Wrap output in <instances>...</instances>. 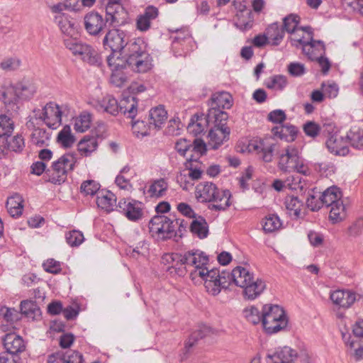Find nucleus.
I'll return each instance as SVG.
<instances>
[{
	"label": "nucleus",
	"instance_id": "f257e3e1",
	"mask_svg": "<svg viewBox=\"0 0 363 363\" xmlns=\"http://www.w3.org/2000/svg\"><path fill=\"white\" fill-rule=\"evenodd\" d=\"M130 37L128 33L121 29L108 30L103 40L106 48L112 51L111 55L115 57V53H120L128 45L126 63L128 67L137 72H146L152 67L151 58L145 50L143 40L138 39L129 43Z\"/></svg>",
	"mask_w": 363,
	"mask_h": 363
},
{
	"label": "nucleus",
	"instance_id": "f03ea898",
	"mask_svg": "<svg viewBox=\"0 0 363 363\" xmlns=\"http://www.w3.org/2000/svg\"><path fill=\"white\" fill-rule=\"evenodd\" d=\"M128 19V12L117 0H110L106 6V18L97 12H89L84 18V27L91 35H98L106 23L112 26L124 24Z\"/></svg>",
	"mask_w": 363,
	"mask_h": 363
},
{
	"label": "nucleus",
	"instance_id": "7ed1b4c3",
	"mask_svg": "<svg viewBox=\"0 0 363 363\" xmlns=\"http://www.w3.org/2000/svg\"><path fill=\"white\" fill-rule=\"evenodd\" d=\"M196 199L201 203L213 202L208 208L214 211H225L230 205L231 194L229 190H220L215 184L203 182L197 184L195 190Z\"/></svg>",
	"mask_w": 363,
	"mask_h": 363
},
{
	"label": "nucleus",
	"instance_id": "20e7f679",
	"mask_svg": "<svg viewBox=\"0 0 363 363\" xmlns=\"http://www.w3.org/2000/svg\"><path fill=\"white\" fill-rule=\"evenodd\" d=\"M164 259L168 263L172 264V267L169 269L170 273H173L172 269L174 270L175 274L182 277L187 272L188 267H194V269L203 268L208 262L207 256L203 252L196 251H188L184 255L178 253L167 254Z\"/></svg>",
	"mask_w": 363,
	"mask_h": 363
},
{
	"label": "nucleus",
	"instance_id": "39448f33",
	"mask_svg": "<svg viewBox=\"0 0 363 363\" xmlns=\"http://www.w3.org/2000/svg\"><path fill=\"white\" fill-rule=\"evenodd\" d=\"M262 323L267 333L273 334L285 329L288 325V319L281 307L266 304L262 310Z\"/></svg>",
	"mask_w": 363,
	"mask_h": 363
},
{
	"label": "nucleus",
	"instance_id": "423d86ee",
	"mask_svg": "<svg viewBox=\"0 0 363 363\" xmlns=\"http://www.w3.org/2000/svg\"><path fill=\"white\" fill-rule=\"evenodd\" d=\"M67 48L75 56L91 65H100L101 57L97 50L91 45L83 43L76 38H69L64 41Z\"/></svg>",
	"mask_w": 363,
	"mask_h": 363
},
{
	"label": "nucleus",
	"instance_id": "0eeeda50",
	"mask_svg": "<svg viewBox=\"0 0 363 363\" xmlns=\"http://www.w3.org/2000/svg\"><path fill=\"white\" fill-rule=\"evenodd\" d=\"M208 120H215L216 122L218 121H226L228 118L227 113L221 109L230 108L231 107V96L225 91L213 94L208 103Z\"/></svg>",
	"mask_w": 363,
	"mask_h": 363
},
{
	"label": "nucleus",
	"instance_id": "6e6552de",
	"mask_svg": "<svg viewBox=\"0 0 363 363\" xmlns=\"http://www.w3.org/2000/svg\"><path fill=\"white\" fill-rule=\"evenodd\" d=\"M67 106H60L55 102H49L42 109L33 111L34 117L42 120L51 129L58 128L62 122V115Z\"/></svg>",
	"mask_w": 363,
	"mask_h": 363
},
{
	"label": "nucleus",
	"instance_id": "1a4fd4ad",
	"mask_svg": "<svg viewBox=\"0 0 363 363\" xmlns=\"http://www.w3.org/2000/svg\"><path fill=\"white\" fill-rule=\"evenodd\" d=\"M149 229L152 235H157L163 240L177 235L174 220L164 215H157L152 218L149 222Z\"/></svg>",
	"mask_w": 363,
	"mask_h": 363
},
{
	"label": "nucleus",
	"instance_id": "9d476101",
	"mask_svg": "<svg viewBox=\"0 0 363 363\" xmlns=\"http://www.w3.org/2000/svg\"><path fill=\"white\" fill-rule=\"evenodd\" d=\"M175 150L180 157H186L187 159L199 158L205 155L207 151V145L201 139H195L191 143L186 139L181 138L175 143Z\"/></svg>",
	"mask_w": 363,
	"mask_h": 363
},
{
	"label": "nucleus",
	"instance_id": "9b49d317",
	"mask_svg": "<svg viewBox=\"0 0 363 363\" xmlns=\"http://www.w3.org/2000/svg\"><path fill=\"white\" fill-rule=\"evenodd\" d=\"M236 151L241 153L246 152L257 153L262 152L264 157L274 156V152L277 151V145L272 139H264L262 140H253L247 145L243 143H239L236 145Z\"/></svg>",
	"mask_w": 363,
	"mask_h": 363
},
{
	"label": "nucleus",
	"instance_id": "f8f14e48",
	"mask_svg": "<svg viewBox=\"0 0 363 363\" xmlns=\"http://www.w3.org/2000/svg\"><path fill=\"white\" fill-rule=\"evenodd\" d=\"M307 40L303 38H292V45H301L303 52L312 61L325 55V45L320 40H313L311 33H307Z\"/></svg>",
	"mask_w": 363,
	"mask_h": 363
},
{
	"label": "nucleus",
	"instance_id": "ddd939ff",
	"mask_svg": "<svg viewBox=\"0 0 363 363\" xmlns=\"http://www.w3.org/2000/svg\"><path fill=\"white\" fill-rule=\"evenodd\" d=\"M190 276L192 279L200 277L204 280V285L207 291L213 295H218L220 289L218 288V279L219 277V271L217 269L209 270L207 267L199 268L191 272Z\"/></svg>",
	"mask_w": 363,
	"mask_h": 363
},
{
	"label": "nucleus",
	"instance_id": "4468645a",
	"mask_svg": "<svg viewBox=\"0 0 363 363\" xmlns=\"http://www.w3.org/2000/svg\"><path fill=\"white\" fill-rule=\"evenodd\" d=\"M72 160H55L52 162L50 168L45 172L48 177V182L54 184H61L67 180V166H69V170L74 167Z\"/></svg>",
	"mask_w": 363,
	"mask_h": 363
},
{
	"label": "nucleus",
	"instance_id": "2eb2a0df",
	"mask_svg": "<svg viewBox=\"0 0 363 363\" xmlns=\"http://www.w3.org/2000/svg\"><path fill=\"white\" fill-rule=\"evenodd\" d=\"M141 204L134 199H122L116 206V211L125 216L129 220L135 222L143 218Z\"/></svg>",
	"mask_w": 363,
	"mask_h": 363
},
{
	"label": "nucleus",
	"instance_id": "dca6fc26",
	"mask_svg": "<svg viewBox=\"0 0 363 363\" xmlns=\"http://www.w3.org/2000/svg\"><path fill=\"white\" fill-rule=\"evenodd\" d=\"M213 122L215 125L208 134V146L212 149H217L228 139L230 129L226 126L225 121L216 122L213 120Z\"/></svg>",
	"mask_w": 363,
	"mask_h": 363
},
{
	"label": "nucleus",
	"instance_id": "f3484780",
	"mask_svg": "<svg viewBox=\"0 0 363 363\" xmlns=\"http://www.w3.org/2000/svg\"><path fill=\"white\" fill-rule=\"evenodd\" d=\"M107 62L112 69L110 78L111 83L117 87L122 86L126 81V77L121 72V69L128 66L126 63V60H123L119 56L116 57L113 55H109L107 57Z\"/></svg>",
	"mask_w": 363,
	"mask_h": 363
},
{
	"label": "nucleus",
	"instance_id": "a211bd4d",
	"mask_svg": "<svg viewBox=\"0 0 363 363\" xmlns=\"http://www.w3.org/2000/svg\"><path fill=\"white\" fill-rule=\"evenodd\" d=\"M297 357L296 352L289 347L269 350L266 356L267 363H293Z\"/></svg>",
	"mask_w": 363,
	"mask_h": 363
},
{
	"label": "nucleus",
	"instance_id": "6ab92c4d",
	"mask_svg": "<svg viewBox=\"0 0 363 363\" xmlns=\"http://www.w3.org/2000/svg\"><path fill=\"white\" fill-rule=\"evenodd\" d=\"M326 146L335 156L345 157L349 152L347 139L337 133L329 137L326 141Z\"/></svg>",
	"mask_w": 363,
	"mask_h": 363
},
{
	"label": "nucleus",
	"instance_id": "aec40b11",
	"mask_svg": "<svg viewBox=\"0 0 363 363\" xmlns=\"http://www.w3.org/2000/svg\"><path fill=\"white\" fill-rule=\"evenodd\" d=\"M1 100L6 106L13 107L17 104L19 99V94L16 85L11 84L9 82H4L0 85Z\"/></svg>",
	"mask_w": 363,
	"mask_h": 363
},
{
	"label": "nucleus",
	"instance_id": "412c9836",
	"mask_svg": "<svg viewBox=\"0 0 363 363\" xmlns=\"http://www.w3.org/2000/svg\"><path fill=\"white\" fill-rule=\"evenodd\" d=\"M330 297L334 304L345 308L350 307L356 300L355 294L348 290H336Z\"/></svg>",
	"mask_w": 363,
	"mask_h": 363
},
{
	"label": "nucleus",
	"instance_id": "4be33fe9",
	"mask_svg": "<svg viewBox=\"0 0 363 363\" xmlns=\"http://www.w3.org/2000/svg\"><path fill=\"white\" fill-rule=\"evenodd\" d=\"M94 106L98 111L116 116L119 113L120 102L118 103L113 96L107 95L101 101H96Z\"/></svg>",
	"mask_w": 363,
	"mask_h": 363
},
{
	"label": "nucleus",
	"instance_id": "5701e85b",
	"mask_svg": "<svg viewBox=\"0 0 363 363\" xmlns=\"http://www.w3.org/2000/svg\"><path fill=\"white\" fill-rule=\"evenodd\" d=\"M3 342L7 352L16 355L24 350L23 340L15 333L6 334L3 339Z\"/></svg>",
	"mask_w": 363,
	"mask_h": 363
},
{
	"label": "nucleus",
	"instance_id": "b1692460",
	"mask_svg": "<svg viewBox=\"0 0 363 363\" xmlns=\"http://www.w3.org/2000/svg\"><path fill=\"white\" fill-rule=\"evenodd\" d=\"M116 196L110 191L99 192L96 197V204L98 207L107 212H111L114 210L116 211V206L118 204L116 203Z\"/></svg>",
	"mask_w": 363,
	"mask_h": 363
},
{
	"label": "nucleus",
	"instance_id": "393cba45",
	"mask_svg": "<svg viewBox=\"0 0 363 363\" xmlns=\"http://www.w3.org/2000/svg\"><path fill=\"white\" fill-rule=\"evenodd\" d=\"M97 147L98 141L94 136L86 135L77 144V151L82 157H91Z\"/></svg>",
	"mask_w": 363,
	"mask_h": 363
},
{
	"label": "nucleus",
	"instance_id": "a878e982",
	"mask_svg": "<svg viewBox=\"0 0 363 363\" xmlns=\"http://www.w3.org/2000/svg\"><path fill=\"white\" fill-rule=\"evenodd\" d=\"M242 288L245 298L254 300L264 291L266 284L262 279L254 278Z\"/></svg>",
	"mask_w": 363,
	"mask_h": 363
},
{
	"label": "nucleus",
	"instance_id": "bb28decb",
	"mask_svg": "<svg viewBox=\"0 0 363 363\" xmlns=\"http://www.w3.org/2000/svg\"><path fill=\"white\" fill-rule=\"evenodd\" d=\"M167 119V113L162 106H159L150 111L149 126L154 129H160Z\"/></svg>",
	"mask_w": 363,
	"mask_h": 363
},
{
	"label": "nucleus",
	"instance_id": "cd10ccee",
	"mask_svg": "<svg viewBox=\"0 0 363 363\" xmlns=\"http://www.w3.org/2000/svg\"><path fill=\"white\" fill-rule=\"evenodd\" d=\"M274 136L286 142H293L297 135L298 129L293 125H284L276 126L272 129Z\"/></svg>",
	"mask_w": 363,
	"mask_h": 363
},
{
	"label": "nucleus",
	"instance_id": "c85d7f7f",
	"mask_svg": "<svg viewBox=\"0 0 363 363\" xmlns=\"http://www.w3.org/2000/svg\"><path fill=\"white\" fill-rule=\"evenodd\" d=\"M254 278L253 273L245 267L238 266L233 269V282L238 286L244 287Z\"/></svg>",
	"mask_w": 363,
	"mask_h": 363
},
{
	"label": "nucleus",
	"instance_id": "c756f323",
	"mask_svg": "<svg viewBox=\"0 0 363 363\" xmlns=\"http://www.w3.org/2000/svg\"><path fill=\"white\" fill-rule=\"evenodd\" d=\"M137 107L138 101L134 96L124 97L120 101L119 112L133 120L138 113Z\"/></svg>",
	"mask_w": 363,
	"mask_h": 363
},
{
	"label": "nucleus",
	"instance_id": "7c9ffc66",
	"mask_svg": "<svg viewBox=\"0 0 363 363\" xmlns=\"http://www.w3.org/2000/svg\"><path fill=\"white\" fill-rule=\"evenodd\" d=\"M158 16V10L154 6H149L145 9V13L140 16L137 20V28L141 31H146L150 27L152 20Z\"/></svg>",
	"mask_w": 363,
	"mask_h": 363
},
{
	"label": "nucleus",
	"instance_id": "2f4dec72",
	"mask_svg": "<svg viewBox=\"0 0 363 363\" xmlns=\"http://www.w3.org/2000/svg\"><path fill=\"white\" fill-rule=\"evenodd\" d=\"M213 120H208V114L205 118L195 116L191 119L187 126V130L190 134L197 136L202 133L206 128L207 124L210 122H213Z\"/></svg>",
	"mask_w": 363,
	"mask_h": 363
},
{
	"label": "nucleus",
	"instance_id": "473e14b6",
	"mask_svg": "<svg viewBox=\"0 0 363 363\" xmlns=\"http://www.w3.org/2000/svg\"><path fill=\"white\" fill-rule=\"evenodd\" d=\"M23 201L22 196L18 194H15L7 199L6 206L11 216H19L22 214Z\"/></svg>",
	"mask_w": 363,
	"mask_h": 363
},
{
	"label": "nucleus",
	"instance_id": "72a5a7b5",
	"mask_svg": "<svg viewBox=\"0 0 363 363\" xmlns=\"http://www.w3.org/2000/svg\"><path fill=\"white\" fill-rule=\"evenodd\" d=\"M168 184L164 179H155L151 182L147 194L152 198H161L166 194Z\"/></svg>",
	"mask_w": 363,
	"mask_h": 363
},
{
	"label": "nucleus",
	"instance_id": "f704fd0d",
	"mask_svg": "<svg viewBox=\"0 0 363 363\" xmlns=\"http://www.w3.org/2000/svg\"><path fill=\"white\" fill-rule=\"evenodd\" d=\"M190 230L201 239L206 238L208 234V225L206 219L201 216L195 218L190 225Z\"/></svg>",
	"mask_w": 363,
	"mask_h": 363
},
{
	"label": "nucleus",
	"instance_id": "c9c22d12",
	"mask_svg": "<svg viewBox=\"0 0 363 363\" xmlns=\"http://www.w3.org/2000/svg\"><path fill=\"white\" fill-rule=\"evenodd\" d=\"M268 38L271 40L272 45H278L284 37V30L277 23L270 24L265 31Z\"/></svg>",
	"mask_w": 363,
	"mask_h": 363
},
{
	"label": "nucleus",
	"instance_id": "e433bc0d",
	"mask_svg": "<svg viewBox=\"0 0 363 363\" xmlns=\"http://www.w3.org/2000/svg\"><path fill=\"white\" fill-rule=\"evenodd\" d=\"M341 197L342 193L340 189L337 186H331L323 191L320 199H321L323 205H325L327 207H329L333 203L341 201Z\"/></svg>",
	"mask_w": 363,
	"mask_h": 363
},
{
	"label": "nucleus",
	"instance_id": "4c0bfd02",
	"mask_svg": "<svg viewBox=\"0 0 363 363\" xmlns=\"http://www.w3.org/2000/svg\"><path fill=\"white\" fill-rule=\"evenodd\" d=\"M239 11L236 14L237 21L235 25L243 29H247L251 27V11L246 9L245 5L239 4Z\"/></svg>",
	"mask_w": 363,
	"mask_h": 363
},
{
	"label": "nucleus",
	"instance_id": "58836bf2",
	"mask_svg": "<svg viewBox=\"0 0 363 363\" xmlns=\"http://www.w3.org/2000/svg\"><path fill=\"white\" fill-rule=\"evenodd\" d=\"M55 22L57 23L60 30L68 35L74 33V23L65 14H60L55 16Z\"/></svg>",
	"mask_w": 363,
	"mask_h": 363
},
{
	"label": "nucleus",
	"instance_id": "ea45409f",
	"mask_svg": "<svg viewBox=\"0 0 363 363\" xmlns=\"http://www.w3.org/2000/svg\"><path fill=\"white\" fill-rule=\"evenodd\" d=\"M57 143L63 147H71L75 142V138L72 134L69 125H65L59 132L57 137Z\"/></svg>",
	"mask_w": 363,
	"mask_h": 363
},
{
	"label": "nucleus",
	"instance_id": "a19ab883",
	"mask_svg": "<svg viewBox=\"0 0 363 363\" xmlns=\"http://www.w3.org/2000/svg\"><path fill=\"white\" fill-rule=\"evenodd\" d=\"M21 312L28 318L34 319L35 317L40 315V309L35 301L25 300L21 303Z\"/></svg>",
	"mask_w": 363,
	"mask_h": 363
},
{
	"label": "nucleus",
	"instance_id": "79ce46f5",
	"mask_svg": "<svg viewBox=\"0 0 363 363\" xmlns=\"http://www.w3.org/2000/svg\"><path fill=\"white\" fill-rule=\"evenodd\" d=\"M91 123V115L88 112H82L74 121V130L78 133H84L89 129Z\"/></svg>",
	"mask_w": 363,
	"mask_h": 363
},
{
	"label": "nucleus",
	"instance_id": "37998d69",
	"mask_svg": "<svg viewBox=\"0 0 363 363\" xmlns=\"http://www.w3.org/2000/svg\"><path fill=\"white\" fill-rule=\"evenodd\" d=\"M30 136L33 144L42 146L47 145L50 138V133L43 128H37L33 129Z\"/></svg>",
	"mask_w": 363,
	"mask_h": 363
},
{
	"label": "nucleus",
	"instance_id": "c03bdc74",
	"mask_svg": "<svg viewBox=\"0 0 363 363\" xmlns=\"http://www.w3.org/2000/svg\"><path fill=\"white\" fill-rule=\"evenodd\" d=\"M19 99H29L36 91L35 85L29 81H23L16 84Z\"/></svg>",
	"mask_w": 363,
	"mask_h": 363
},
{
	"label": "nucleus",
	"instance_id": "a18cd8bd",
	"mask_svg": "<svg viewBox=\"0 0 363 363\" xmlns=\"http://www.w3.org/2000/svg\"><path fill=\"white\" fill-rule=\"evenodd\" d=\"M14 129V123L11 117L6 114L0 115V137L10 136Z\"/></svg>",
	"mask_w": 363,
	"mask_h": 363
},
{
	"label": "nucleus",
	"instance_id": "49530a36",
	"mask_svg": "<svg viewBox=\"0 0 363 363\" xmlns=\"http://www.w3.org/2000/svg\"><path fill=\"white\" fill-rule=\"evenodd\" d=\"M199 160H186L184 167L189 171L188 177L192 180H198L201 178L203 170L201 169Z\"/></svg>",
	"mask_w": 363,
	"mask_h": 363
},
{
	"label": "nucleus",
	"instance_id": "de8ad7c7",
	"mask_svg": "<svg viewBox=\"0 0 363 363\" xmlns=\"http://www.w3.org/2000/svg\"><path fill=\"white\" fill-rule=\"evenodd\" d=\"M329 218L333 223H337L345 217V206L342 201L330 206Z\"/></svg>",
	"mask_w": 363,
	"mask_h": 363
},
{
	"label": "nucleus",
	"instance_id": "09e8293b",
	"mask_svg": "<svg viewBox=\"0 0 363 363\" xmlns=\"http://www.w3.org/2000/svg\"><path fill=\"white\" fill-rule=\"evenodd\" d=\"M281 225L280 219L277 215L270 214L264 218L263 230L265 233H272L279 230Z\"/></svg>",
	"mask_w": 363,
	"mask_h": 363
},
{
	"label": "nucleus",
	"instance_id": "8fccbe9b",
	"mask_svg": "<svg viewBox=\"0 0 363 363\" xmlns=\"http://www.w3.org/2000/svg\"><path fill=\"white\" fill-rule=\"evenodd\" d=\"M299 21V16L295 14H290L284 18L283 26H281L282 28L284 30V32L293 33L295 30L300 28H298Z\"/></svg>",
	"mask_w": 363,
	"mask_h": 363
},
{
	"label": "nucleus",
	"instance_id": "3c124183",
	"mask_svg": "<svg viewBox=\"0 0 363 363\" xmlns=\"http://www.w3.org/2000/svg\"><path fill=\"white\" fill-rule=\"evenodd\" d=\"M347 138L352 147L363 149V130L354 128L350 131Z\"/></svg>",
	"mask_w": 363,
	"mask_h": 363
},
{
	"label": "nucleus",
	"instance_id": "603ef678",
	"mask_svg": "<svg viewBox=\"0 0 363 363\" xmlns=\"http://www.w3.org/2000/svg\"><path fill=\"white\" fill-rule=\"evenodd\" d=\"M285 205L287 210L291 212L293 211L296 217L300 216L303 203L297 196H287L285 199Z\"/></svg>",
	"mask_w": 363,
	"mask_h": 363
},
{
	"label": "nucleus",
	"instance_id": "864d4df0",
	"mask_svg": "<svg viewBox=\"0 0 363 363\" xmlns=\"http://www.w3.org/2000/svg\"><path fill=\"white\" fill-rule=\"evenodd\" d=\"M132 130L133 134L137 137H144L150 134L149 130L152 127L149 126V123L146 124L144 121H132Z\"/></svg>",
	"mask_w": 363,
	"mask_h": 363
},
{
	"label": "nucleus",
	"instance_id": "5fc2aeb1",
	"mask_svg": "<svg viewBox=\"0 0 363 363\" xmlns=\"http://www.w3.org/2000/svg\"><path fill=\"white\" fill-rule=\"evenodd\" d=\"M243 315L247 320L253 325H256L262 322V313L254 306L247 308L243 311Z\"/></svg>",
	"mask_w": 363,
	"mask_h": 363
},
{
	"label": "nucleus",
	"instance_id": "6e6d98bb",
	"mask_svg": "<svg viewBox=\"0 0 363 363\" xmlns=\"http://www.w3.org/2000/svg\"><path fill=\"white\" fill-rule=\"evenodd\" d=\"M66 240L70 246L77 247L84 242V238L81 231L73 230L66 233Z\"/></svg>",
	"mask_w": 363,
	"mask_h": 363
},
{
	"label": "nucleus",
	"instance_id": "4d7b16f0",
	"mask_svg": "<svg viewBox=\"0 0 363 363\" xmlns=\"http://www.w3.org/2000/svg\"><path fill=\"white\" fill-rule=\"evenodd\" d=\"M287 84L286 77L283 75H276L270 79L267 83V87L275 90H282Z\"/></svg>",
	"mask_w": 363,
	"mask_h": 363
},
{
	"label": "nucleus",
	"instance_id": "13d9d810",
	"mask_svg": "<svg viewBox=\"0 0 363 363\" xmlns=\"http://www.w3.org/2000/svg\"><path fill=\"white\" fill-rule=\"evenodd\" d=\"M100 189V185L99 183L94 180H86L82 182L80 186L81 192L84 194L86 196L90 195L93 196Z\"/></svg>",
	"mask_w": 363,
	"mask_h": 363
},
{
	"label": "nucleus",
	"instance_id": "bf43d9fd",
	"mask_svg": "<svg viewBox=\"0 0 363 363\" xmlns=\"http://www.w3.org/2000/svg\"><path fill=\"white\" fill-rule=\"evenodd\" d=\"M315 169L320 174L326 177L332 175L335 170L333 164L328 160H323L316 164Z\"/></svg>",
	"mask_w": 363,
	"mask_h": 363
},
{
	"label": "nucleus",
	"instance_id": "052dcab7",
	"mask_svg": "<svg viewBox=\"0 0 363 363\" xmlns=\"http://www.w3.org/2000/svg\"><path fill=\"white\" fill-rule=\"evenodd\" d=\"M324 95L328 98H335L339 92V88L337 84L333 82H324L321 85Z\"/></svg>",
	"mask_w": 363,
	"mask_h": 363
},
{
	"label": "nucleus",
	"instance_id": "680f3d73",
	"mask_svg": "<svg viewBox=\"0 0 363 363\" xmlns=\"http://www.w3.org/2000/svg\"><path fill=\"white\" fill-rule=\"evenodd\" d=\"M233 282V271L230 273L223 271L219 272V277L218 279V288L221 291V289H227L229 285Z\"/></svg>",
	"mask_w": 363,
	"mask_h": 363
},
{
	"label": "nucleus",
	"instance_id": "e2e57ef3",
	"mask_svg": "<svg viewBox=\"0 0 363 363\" xmlns=\"http://www.w3.org/2000/svg\"><path fill=\"white\" fill-rule=\"evenodd\" d=\"M43 269L52 274H58L61 272V263L54 259H48L43 264Z\"/></svg>",
	"mask_w": 363,
	"mask_h": 363
},
{
	"label": "nucleus",
	"instance_id": "0e129e2a",
	"mask_svg": "<svg viewBox=\"0 0 363 363\" xmlns=\"http://www.w3.org/2000/svg\"><path fill=\"white\" fill-rule=\"evenodd\" d=\"M21 61L16 57H9L4 59L0 63V67L4 71H13L18 69Z\"/></svg>",
	"mask_w": 363,
	"mask_h": 363
},
{
	"label": "nucleus",
	"instance_id": "69168bd1",
	"mask_svg": "<svg viewBox=\"0 0 363 363\" xmlns=\"http://www.w3.org/2000/svg\"><path fill=\"white\" fill-rule=\"evenodd\" d=\"M24 147V140L21 135H16L8 141V149L13 152H20Z\"/></svg>",
	"mask_w": 363,
	"mask_h": 363
},
{
	"label": "nucleus",
	"instance_id": "338daca9",
	"mask_svg": "<svg viewBox=\"0 0 363 363\" xmlns=\"http://www.w3.org/2000/svg\"><path fill=\"white\" fill-rule=\"evenodd\" d=\"M65 363H83L82 355L77 351H67L65 352Z\"/></svg>",
	"mask_w": 363,
	"mask_h": 363
},
{
	"label": "nucleus",
	"instance_id": "774afa93",
	"mask_svg": "<svg viewBox=\"0 0 363 363\" xmlns=\"http://www.w3.org/2000/svg\"><path fill=\"white\" fill-rule=\"evenodd\" d=\"M349 234L351 236L356 237L363 233V218L357 219L349 228Z\"/></svg>",
	"mask_w": 363,
	"mask_h": 363
}]
</instances>
